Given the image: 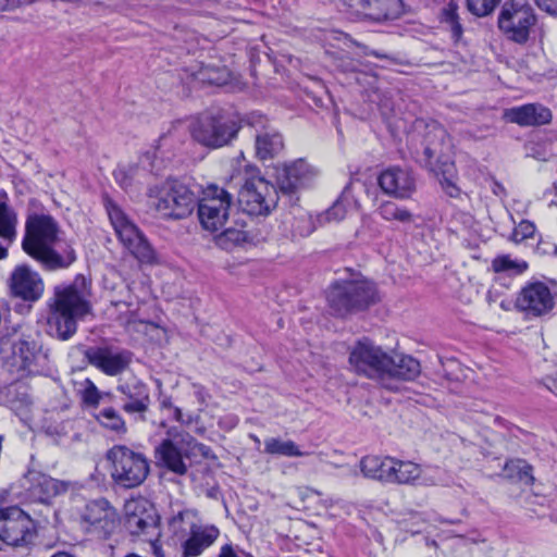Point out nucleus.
I'll return each instance as SVG.
<instances>
[{"label": "nucleus", "mask_w": 557, "mask_h": 557, "mask_svg": "<svg viewBox=\"0 0 557 557\" xmlns=\"http://www.w3.org/2000/svg\"><path fill=\"white\" fill-rule=\"evenodd\" d=\"M315 174V170L302 159L285 164L277 173L278 189L283 194H293L308 185Z\"/></svg>", "instance_id": "393cba45"}, {"label": "nucleus", "mask_w": 557, "mask_h": 557, "mask_svg": "<svg viewBox=\"0 0 557 557\" xmlns=\"http://www.w3.org/2000/svg\"><path fill=\"white\" fill-rule=\"evenodd\" d=\"M352 182H349L343 189L338 199L322 215L321 220L326 222H339L345 216L349 209L357 205V199L351 193Z\"/></svg>", "instance_id": "72a5a7b5"}, {"label": "nucleus", "mask_w": 557, "mask_h": 557, "mask_svg": "<svg viewBox=\"0 0 557 557\" xmlns=\"http://www.w3.org/2000/svg\"><path fill=\"white\" fill-rule=\"evenodd\" d=\"M394 465V458L388 456L370 455L360 460L361 472L366 478L384 483H391Z\"/></svg>", "instance_id": "c756f323"}, {"label": "nucleus", "mask_w": 557, "mask_h": 557, "mask_svg": "<svg viewBox=\"0 0 557 557\" xmlns=\"http://www.w3.org/2000/svg\"><path fill=\"white\" fill-rule=\"evenodd\" d=\"M388 362V354L368 338L358 341L349 355V363L357 373L377 379L381 384Z\"/></svg>", "instance_id": "ddd939ff"}, {"label": "nucleus", "mask_w": 557, "mask_h": 557, "mask_svg": "<svg viewBox=\"0 0 557 557\" xmlns=\"http://www.w3.org/2000/svg\"><path fill=\"white\" fill-rule=\"evenodd\" d=\"M277 199L276 188L258 175L246 178L238 194L239 206L250 215L268 214Z\"/></svg>", "instance_id": "f8f14e48"}, {"label": "nucleus", "mask_w": 557, "mask_h": 557, "mask_svg": "<svg viewBox=\"0 0 557 557\" xmlns=\"http://www.w3.org/2000/svg\"><path fill=\"white\" fill-rule=\"evenodd\" d=\"M347 5L376 22L397 18L405 9L403 0H349Z\"/></svg>", "instance_id": "a878e982"}, {"label": "nucleus", "mask_w": 557, "mask_h": 557, "mask_svg": "<svg viewBox=\"0 0 557 557\" xmlns=\"http://www.w3.org/2000/svg\"><path fill=\"white\" fill-rule=\"evenodd\" d=\"M58 234L59 226L52 216L32 214L26 220L23 249L46 270L66 269L76 260V255L69 245L64 249L54 248Z\"/></svg>", "instance_id": "f257e3e1"}, {"label": "nucleus", "mask_w": 557, "mask_h": 557, "mask_svg": "<svg viewBox=\"0 0 557 557\" xmlns=\"http://www.w3.org/2000/svg\"><path fill=\"white\" fill-rule=\"evenodd\" d=\"M89 364L109 376L123 373L131 364L133 352L112 346H94L84 351Z\"/></svg>", "instance_id": "dca6fc26"}, {"label": "nucleus", "mask_w": 557, "mask_h": 557, "mask_svg": "<svg viewBox=\"0 0 557 557\" xmlns=\"http://www.w3.org/2000/svg\"><path fill=\"white\" fill-rule=\"evenodd\" d=\"M502 0H467L468 10L479 16L490 15Z\"/></svg>", "instance_id": "37998d69"}, {"label": "nucleus", "mask_w": 557, "mask_h": 557, "mask_svg": "<svg viewBox=\"0 0 557 557\" xmlns=\"http://www.w3.org/2000/svg\"><path fill=\"white\" fill-rule=\"evenodd\" d=\"M315 228L312 218L307 212H300L293 223V232L295 235L306 237Z\"/></svg>", "instance_id": "c03bdc74"}, {"label": "nucleus", "mask_w": 557, "mask_h": 557, "mask_svg": "<svg viewBox=\"0 0 557 557\" xmlns=\"http://www.w3.org/2000/svg\"><path fill=\"white\" fill-rule=\"evenodd\" d=\"M555 386H556V388H557V380L555 381Z\"/></svg>", "instance_id": "338daca9"}, {"label": "nucleus", "mask_w": 557, "mask_h": 557, "mask_svg": "<svg viewBox=\"0 0 557 557\" xmlns=\"http://www.w3.org/2000/svg\"><path fill=\"white\" fill-rule=\"evenodd\" d=\"M82 519L88 524V532L99 537L109 536L119 525V515L115 508L104 498L89 502L84 509Z\"/></svg>", "instance_id": "a211bd4d"}, {"label": "nucleus", "mask_w": 557, "mask_h": 557, "mask_svg": "<svg viewBox=\"0 0 557 557\" xmlns=\"http://www.w3.org/2000/svg\"><path fill=\"white\" fill-rule=\"evenodd\" d=\"M17 216L13 209H0V238L12 243L16 236Z\"/></svg>", "instance_id": "ea45409f"}, {"label": "nucleus", "mask_w": 557, "mask_h": 557, "mask_svg": "<svg viewBox=\"0 0 557 557\" xmlns=\"http://www.w3.org/2000/svg\"><path fill=\"white\" fill-rule=\"evenodd\" d=\"M151 543V547H152V550H153V554L158 557H164L163 553L161 552V549L156 545V541H153V537H151V541H149Z\"/></svg>", "instance_id": "4d7b16f0"}, {"label": "nucleus", "mask_w": 557, "mask_h": 557, "mask_svg": "<svg viewBox=\"0 0 557 557\" xmlns=\"http://www.w3.org/2000/svg\"><path fill=\"white\" fill-rule=\"evenodd\" d=\"M264 451L270 455L285 457H301L308 455L299 449L293 441H282L276 437H269L264 441Z\"/></svg>", "instance_id": "e433bc0d"}, {"label": "nucleus", "mask_w": 557, "mask_h": 557, "mask_svg": "<svg viewBox=\"0 0 557 557\" xmlns=\"http://www.w3.org/2000/svg\"><path fill=\"white\" fill-rule=\"evenodd\" d=\"M7 257V249L0 246V260Z\"/></svg>", "instance_id": "e2e57ef3"}, {"label": "nucleus", "mask_w": 557, "mask_h": 557, "mask_svg": "<svg viewBox=\"0 0 557 557\" xmlns=\"http://www.w3.org/2000/svg\"><path fill=\"white\" fill-rule=\"evenodd\" d=\"M24 401H25L26 404H28V403H29V401L27 400V395H24Z\"/></svg>", "instance_id": "69168bd1"}, {"label": "nucleus", "mask_w": 557, "mask_h": 557, "mask_svg": "<svg viewBox=\"0 0 557 557\" xmlns=\"http://www.w3.org/2000/svg\"><path fill=\"white\" fill-rule=\"evenodd\" d=\"M533 468L523 459H509L503 468V476L511 482H521L532 484L534 478L532 475Z\"/></svg>", "instance_id": "f704fd0d"}, {"label": "nucleus", "mask_w": 557, "mask_h": 557, "mask_svg": "<svg viewBox=\"0 0 557 557\" xmlns=\"http://www.w3.org/2000/svg\"><path fill=\"white\" fill-rule=\"evenodd\" d=\"M148 196L159 215L163 219L181 220L191 214L197 197L188 186L178 181H166L149 189Z\"/></svg>", "instance_id": "39448f33"}, {"label": "nucleus", "mask_w": 557, "mask_h": 557, "mask_svg": "<svg viewBox=\"0 0 557 557\" xmlns=\"http://www.w3.org/2000/svg\"><path fill=\"white\" fill-rule=\"evenodd\" d=\"M77 320L71 314L51 307V312L48 317V332L58 339L67 341L76 333Z\"/></svg>", "instance_id": "7c9ffc66"}, {"label": "nucleus", "mask_w": 557, "mask_h": 557, "mask_svg": "<svg viewBox=\"0 0 557 557\" xmlns=\"http://www.w3.org/2000/svg\"><path fill=\"white\" fill-rule=\"evenodd\" d=\"M173 404L169 397H165L161 400V408L163 409H173Z\"/></svg>", "instance_id": "13d9d810"}, {"label": "nucleus", "mask_w": 557, "mask_h": 557, "mask_svg": "<svg viewBox=\"0 0 557 557\" xmlns=\"http://www.w3.org/2000/svg\"><path fill=\"white\" fill-rule=\"evenodd\" d=\"M10 345L5 357L9 371L18 379L44 373L48 368V354L44 351L39 335L32 331H15L10 339L2 341V351Z\"/></svg>", "instance_id": "f03ea898"}, {"label": "nucleus", "mask_w": 557, "mask_h": 557, "mask_svg": "<svg viewBox=\"0 0 557 557\" xmlns=\"http://www.w3.org/2000/svg\"><path fill=\"white\" fill-rule=\"evenodd\" d=\"M240 126L236 121L223 115L206 113L200 115L190 127L191 137L209 148L222 147L232 140Z\"/></svg>", "instance_id": "9d476101"}, {"label": "nucleus", "mask_w": 557, "mask_h": 557, "mask_svg": "<svg viewBox=\"0 0 557 557\" xmlns=\"http://www.w3.org/2000/svg\"><path fill=\"white\" fill-rule=\"evenodd\" d=\"M535 233V225L528 221H521L512 231L509 239L515 244H519L524 239L532 238Z\"/></svg>", "instance_id": "49530a36"}, {"label": "nucleus", "mask_w": 557, "mask_h": 557, "mask_svg": "<svg viewBox=\"0 0 557 557\" xmlns=\"http://www.w3.org/2000/svg\"><path fill=\"white\" fill-rule=\"evenodd\" d=\"M396 465L392 470L391 484L434 486L441 482V473L437 468H421L412 461L394 458Z\"/></svg>", "instance_id": "aec40b11"}, {"label": "nucleus", "mask_w": 557, "mask_h": 557, "mask_svg": "<svg viewBox=\"0 0 557 557\" xmlns=\"http://www.w3.org/2000/svg\"><path fill=\"white\" fill-rule=\"evenodd\" d=\"M182 433L176 429H171L168 432L169 438L163 440L156 447V456L159 461L170 471L178 475L186 474L188 467L184 461V457L189 458V453L186 444H181V437L174 438V435Z\"/></svg>", "instance_id": "4be33fe9"}, {"label": "nucleus", "mask_w": 557, "mask_h": 557, "mask_svg": "<svg viewBox=\"0 0 557 557\" xmlns=\"http://www.w3.org/2000/svg\"><path fill=\"white\" fill-rule=\"evenodd\" d=\"M377 214L387 222L410 224L413 222L412 213L393 201H383L376 209Z\"/></svg>", "instance_id": "c9c22d12"}, {"label": "nucleus", "mask_w": 557, "mask_h": 557, "mask_svg": "<svg viewBox=\"0 0 557 557\" xmlns=\"http://www.w3.org/2000/svg\"><path fill=\"white\" fill-rule=\"evenodd\" d=\"M220 531L214 525L193 527L188 539L183 543L182 557H197L210 547L219 537Z\"/></svg>", "instance_id": "c85d7f7f"}, {"label": "nucleus", "mask_w": 557, "mask_h": 557, "mask_svg": "<svg viewBox=\"0 0 557 557\" xmlns=\"http://www.w3.org/2000/svg\"><path fill=\"white\" fill-rule=\"evenodd\" d=\"M388 367L382 386L388 391H397L399 381H412L421 373L420 362L411 356L388 355Z\"/></svg>", "instance_id": "b1692460"}, {"label": "nucleus", "mask_w": 557, "mask_h": 557, "mask_svg": "<svg viewBox=\"0 0 557 557\" xmlns=\"http://www.w3.org/2000/svg\"><path fill=\"white\" fill-rule=\"evenodd\" d=\"M103 202L111 224L122 245L139 262L148 264L156 262V251L137 225L126 216L112 199L104 197Z\"/></svg>", "instance_id": "0eeeda50"}, {"label": "nucleus", "mask_w": 557, "mask_h": 557, "mask_svg": "<svg viewBox=\"0 0 557 557\" xmlns=\"http://www.w3.org/2000/svg\"><path fill=\"white\" fill-rule=\"evenodd\" d=\"M198 216L203 228L216 232L226 224L233 206V196L223 187L209 185L200 200L197 199Z\"/></svg>", "instance_id": "1a4fd4ad"}, {"label": "nucleus", "mask_w": 557, "mask_h": 557, "mask_svg": "<svg viewBox=\"0 0 557 557\" xmlns=\"http://www.w3.org/2000/svg\"><path fill=\"white\" fill-rule=\"evenodd\" d=\"M25 479L29 482V491L40 500L53 497L65 491L63 483L41 472L29 471Z\"/></svg>", "instance_id": "2f4dec72"}, {"label": "nucleus", "mask_w": 557, "mask_h": 557, "mask_svg": "<svg viewBox=\"0 0 557 557\" xmlns=\"http://www.w3.org/2000/svg\"><path fill=\"white\" fill-rule=\"evenodd\" d=\"M492 265L495 272L516 270L517 272L521 273L527 269L525 262L517 263L507 256L497 257L493 260Z\"/></svg>", "instance_id": "de8ad7c7"}, {"label": "nucleus", "mask_w": 557, "mask_h": 557, "mask_svg": "<svg viewBox=\"0 0 557 557\" xmlns=\"http://www.w3.org/2000/svg\"><path fill=\"white\" fill-rule=\"evenodd\" d=\"M96 418L99 421V423L106 429H109L116 433L126 432L125 421L117 412V410H115L112 407L101 409L99 413L96 416Z\"/></svg>", "instance_id": "58836bf2"}, {"label": "nucleus", "mask_w": 557, "mask_h": 557, "mask_svg": "<svg viewBox=\"0 0 557 557\" xmlns=\"http://www.w3.org/2000/svg\"><path fill=\"white\" fill-rule=\"evenodd\" d=\"M534 2L542 11L557 16V0H534Z\"/></svg>", "instance_id": "09e8293b"}, {"label": "nucleus", "mask_w": 557, "mask_h": 557, "mask_svg": "<svg viewBox=\"0 0 557 557\" xmlns=\"http://www.w3.org/2000/svg\"><path fill=\"white\" fill-rule=\"evenodd\" d=\"M117 391L125 396L123 410L126 413H139L144 420V414L148 411L150 405V395L148 386L139 380L125 382L117 386Z\"/></svg>", "instance_id": "bb28decb"}, {"label": "nucleus", "mask_w": 557, "mask_h": 557, "mask_svg": "<svg viewBox=\"0 0 557 557\" xmlns=\"http://www.w3.org/2000/svg\"><path fill=\"white\" fill-rule=\"evenodd\" d=\"M51 557H74V556L69 553L58 552V553L53 554Z\"/></svg>", "instance_id": "680f3d73"}, {"label": "nucleus", "mask_w": 557, "mask_h": 557, "mask_svg": "<svg viewBox=\"0 0 557 557\" xmlns=\"http://www.w3.org/2000/svg\"><path fill=\"white\" fill-rule=\"evenodd\" d=\"M224 235L234 242H240L245 239V236L242 232L234 231L232 228H226L224 231Z\"/></svg>", "instance_id": "603ef678"}, {"label": "nucleus", "mask_w": 557, "mask_h": 557, "mask_svg": "<svg viewBox=\"0 0 557 557\" xmlns=\"http://www.w3.org/2000/svg\"><path fill=\"white\" fill-rule=\"evenodd\" d=\"M364 54L366 55H373V57L379 58V59H388V60L391 59L387 54L377 52L375 50H370L368 48L364 50Z\"/></svg>", "instance_id": "5fc2aeb1"}, {"label": "nucleus", "mask_w": 557, "mask_h": 557, "mask_svg": "<svg viewBox=\"0 0 557 557\" xmlns=\"http://www.w3.org/2000/svg\"><path fill=\"white\" fill-rule=\"evenodd\" d=\"M9 197H8V194L4 191V190H1L0 191V209L2 207H4L5 209H12L10 206H9Z\"/></svg>", "instance_id": "864d4df0"}, {"label": "nucleus", "mask_w": 557, "mask_h": 557, "mask_svg": "<svg viewBox=\"0 0 557 557\" xmlns=\"http://www.w3.org/2000/svg\"><path fill=\"white\" fill-rule=\"evenodd\" d=\"M173 418L177 421V422H182L183 421V413H182V410L181 408L178 407H173Z\"/></svg>", "instance_id": "6e6d98bb"}, {"label": "nucleus", "mask_w": 557, "mask_h": 557, "mask_svg": "<svg viewBox=\"0 0 557 557\" xmlns=\"http://www.w3.org/2000/svg\"><path fill=\"white\" fill-rule=\"evenodd\" d=\"M450 141L443 127L436 126L425 138V146L422 156L418 161L431 171H436V165H443L442 177L440 178L441 186L447 196L457 198L460 196L461 190L455 184L454 164L449 162Z\"/></svg>", "instance_id": "20e7f679"}, {"label": "nucleus", "mask_w": 557, "mask_h": 557, "mask_svg": "<svg viewBox=\"0 0 557 557\" xmlns=\"http://www.w3.org/2000/svg\"><path fill=\"white\" fill-rule=\"evenodd\" d=\"M525 156L537 161H548L553 156L550 145L547 143L529 141L525 144Z\"/></svg>", "instance_id": "79ce46f5"}, {"label": "nucleus", "mask_w": 557, "mask_h": 557, "mask_svg": "<svg viewBox=\"0 0 557 557\" xmlns=\"http://www.w3.org/2000/svg\"><path fill=\"white\" fill-rule=\"evenodd\" d=\"M181 437L180 443L186 444L188 448L189 456L190 455H200L206 459H213L215 456L213 455L211 448L202 443H199L190 434L183 432L174 435V438Z\"/></svg>", "instance_id": "a19ab883"}, {"label": "nucleus", "mask_w": 557, "mask_h": 557, "mask_svg": "<svg viewBox=\"0 0 557 557\" xmlns=\"http://www.w3.org/2000/svg\"><path fill=\"white\" fill-rule=\"evenodd\" d=\"M283 148V138L277 132L267 131L256 136V154L260 160L274 158Z\"/></svg>", "instance_id": "473e14b6"}, {"label": "nucleus", "mask_w": 557, "mask_h": 557, "mask_svg": "<svg viewBox=\"0 0 557 557\" xmlns=\"http://www.w3.org/2000/svg\"><path fill=\"white\" fill-rule=\"evenodd\" d=\"M168 139L166 135L159 138L157 147L152 151H147L139 158L138 163H131L125 165H119L113 176L115 182L124 190H128L136 184H141L149 173H154L158 170L156 165V159L161 152L162 143Z\"/></svg>", "instance_id": "f3484780"}, {"label": "nucleus", "mask_w": 557, "mask_h": 557, "mask_svg": "<svg viewBox=\"0 0 557 557\" xmlns=\"http://www.w3.org/2000/svg\"><path fill=\"white\" fill-rule=\"evenodd\" d=\"M11 292L25 301H37L44 293V281L30 267L22 264L14 269L10 277Z\"/></svg>", "instance_id": "5701e85b"}, {"label": "nucleus", "mask_w": 557, "mask_h": 557, "mask_svg": "<svg viewBox=\"0 0 557 557\" xmlns=\"http://www.w3.org/2000/svg\"><path fill=\"white\" fill-rule=\"evenodd\" d=\"M126 557H140V556L135 555V554H131V555H128V556H126Z\"/></svg>", "instance_id": "0e129e2a"}, {"label": "nucleus", "mask_w": 557, "mask_h": 557, "mask_svg": "<svg viewBox=\"0 0 557 557\" xmlns=\"http://www.w3.org/2000/svg\"><path fill=\"white\" fill-rule=\"evenodd\" d=\"M110 475L115 485L131 490L140 486L150 472L148 458L126 445H114L107 451Z\"/></svg>", "instance_id": "7ed1b4c3"}, {"label": "nucleus", "mask_w": 557, "mask_h": 557, "mask_svg": "<svg viewBox=\"0 0 557 557\" xmlns=\"http://www.w3.org/2000/svg\"><path fill=\"white\" fill-rule=\"evenodd\" d=\"M256 117H258L259 120H261V117H262V116H261V115L256 116V115H253V114H252V115H250V116H248V117L246 119L247 124H249V125H255V119H256Z\"/></svg>", "instance_id": "052dcab7"}, {"label": "nucleus", "mask_w": 557, "mask_h": 557, "mask_svg": "<svg viewBox=\"0 0 557 557\" xmlns=\"http://www.w3.org/2000/svg\"><path fill=\"white\" fill-rule=\"evenodd\" d=\"M35 0H0V12L13 10L20 5L28 4Z\"/></svg>", "instance_id": "8fccbe9b"}, {"label": "nucleus", "mask_w": 557, "mask_h": 557, "mask_svg": "<svg viewBox=\"0 0 557 557\" xmlns=\"http://www.w3.org/2000/svg\"><path fill=\"white\" fill-rule=\"evenodd\" d=\"M505 117L520 126H541L550 123L552 112L540 103H528L505 111Z\"/></svg>", "instance_id": "cd10ccee"}, {"label": "nucleus", "mask_w": 557, "mask_h": 557, "mask_svg": "<svg viewBox=\"0 0 557 557\" xmlns=\"http://www.w3.org/2000/svg\"><path fill=\"white\" fill-rule=\"evenodd\" d=\"M195 387L197 388V396L201 399H203V393H205V388L200 385H195Z\"/></svg>", "instance_id": "bf43d9fd"}, {"label": "nucleus", "mask_w": 557, "mask_h": 557, "mask_svg": "<svg viewBox=\"0 0 557 557\" xmlns=\"http://www.w3.org/2000/svg\"><path fill=\"white\" fill-rule=\"evenodd\" d=\"M37 536L36 522L21 508L9 507L0 510V540L8 545L26 547Z\"/></svg>", "instance_id": "9b49d317"}, {"label": "nucleus", "mask_w": 557, "mask_h": 557, "mask_svg": "<svg viewBox=\"0 0 557 557\" xmlns=\"http://www.w3.org/2000/svg\"><path fill=\"white\" fill-rule=\"evenodd\" d=\"M536 23L533 8L523 0H508L502 5L497 25L510 41L524 45L530 38L531 28Z\"/></svg>", "instance_id": "6e6552de"}, {"label": "nucleus", "mask_w": 557, "mask_h": 557, "mask_svg": "<svg viewBox=\"0 0 557 557\" xmlns=\"http://www.w3.org/2000/svg\"><path fill=\"white\" fill-rule=\"evenodd\" d=\"M89 295L86 278L78 275L69 285L55 286L50 307L58 308L76 319H82L90 311Z\"/></svg>", "instance_id": "4468645a"}, {"label": "nucleus", "mask_w": 557, "mask_h": 557, "mask_svg": "<svg viewBox=\"0 0 557 557\" xmlns=\"http://www.w3.org/2000/svg\"><path fill=\"white\" fill-rule=\"evenodd\" d=\"M124 527L136 536H146L147 541L159 535L158 516L153 506L145 498L131 499L125 504Z\"/></svg>", "instance_id": "2eb2a0df"}, {"label": "nucleus", "mask_w": 557, "mask_h": 557, "mask_svg": "<svg viewBox=\"0 0 557 557\" xmlns=\"http://www.w3.org/2000/svg\"><path fill=\"white\" fill-rule=\"evenodd\" d=\"M240 553L232 544H225L221 547L219 557H240Z\"/></svg>", "instance_id": "3c124183"}, {"label": "nucleus", "mask_w": 557, "mask_h": 557, "mask_svg": "<svg viewBox=\"0 0 557 557\" xmlns=\"http://www.w3.org/2000/svg\"><path fill=\"white\" fill-rule=\"evenodd\" d=\"M81 396L83 403L90 407H97L101 399V393L89 379L84 381L83 388L81 389Z\"/></svg>", "instance_id": "a18cd8bd"}, {"label": "nucleus", "mask_w": 557, "mask_h": 557, "mask_svg": "<svg viewBox=\"0 0 557 557\" xmlns=\"http://www.w3.org/2000/svg\"><path fill=\"white\" fill-rule=\"evenodd\" d=\"M516 304L528 315L542 317L552 311L555 297L545 283L532 282L521 289Z\"/></svg>", "instance_id": "6ab92c4d"}, {"label": "nucleus", "mask_w": 557, "mask_h": 557, "mask_svg": "<svg viewBox=\"0 0 557 557\" xmlns=\"http://www.w3.org/2000/svg\"><path fill=\"white\" fill-rule=\"evenodd\" d=\"M458 5L450 1L443 10L441 14V22L446 25V27L451 33V38L455 41H458L462 37L463 28L460 23V17L458 15Z\"/></svg>", "instance_id": "4c0bfd02"}, {"label": "nucleus", "mask_w": 557, "mask_h": 557, "mask_svg": "<svg viewBox=\"0 0 557 557\" xmlns=\"http://www.w3.org/2000/svg\"><path fill=\"white\" fill-rule=\"evenodd\" d=\"M377 183L384 194L396 199H408L416 190L413 173L400 166L384 170L379 175Z\"/></svg>", "instance_id": "412c9836"}, {"label": "nucleus", "mask_w": 557, "mask_h": 557, "mask_svg": "<svg viewBox=\"0 0 557 557\" xmlns=\"http://www.w3.org/2000/svg\"><path fill=\"white\" fill-rule=\"evenodd\" d=\"M327 301L334 314L345 317L374 304L376 289L371 282L363 278L336 282L329 290Z\"/></svg>", "instance_id": "423d86ee"}]
</instances>
